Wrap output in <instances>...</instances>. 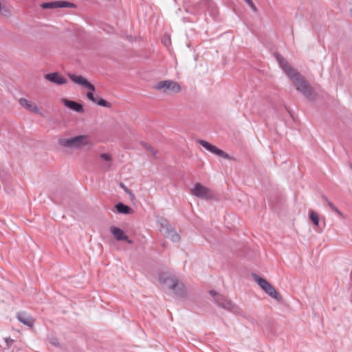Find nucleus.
<instances>
[{"label": "nucleus", "mask_w": 352, "mask_h": 352, "mask_svg": "<svg viewBox=\"0 0 352 352\" xmlns=\"http://www.w3.org/2000/svg\"><path fill=\"white\" fill-rule=\"evenodd\" d=\"M68 76L70 78V80L74 83L89 89V91H87V93L86 94V97L89 100L101 107L107 108L111 107V104L109 102L107 101L106 100L103 99L102 98L98 96H94L96 87L87 78L83 77L82 75H76L70 73L68 74Z\"/></svg>", "instance_id": "2"}, {"label": "nucleus", "mask_w": 352, "mask_h": 352, "mask_svg": "<svg viewBox=\"0 0 352 352\" xmlns=\"http://www.w3.org/2000/svg\"><path fill=\"white\" fill-rule=\"evenodd\" d=\"M48 340L50 342L51 344H52L53 346H56V347H59L60 346V343L58 342V340L56 337H54V336H50V337H48Z\"/></svg>", "instance_id": "22"}, {"label": "nucleus", "mask_w": 352, "mask_h": 352, "mask_svg": "<svg viewBox=\"0 0 352 352\" xmlns=\"http://www.w3.org/2000/svg\"><path fill=\"white\" fill-rule=\"evenodd\" d=\"M162 228L164 234L166 238L170 239L172 241L177 243L181 240L180 235L177 232L168 222L162 223Z\"/></svg>", "instance_id": "10"}, {"label": "nucleus", "mask_w": 352, "mask_h": 352, "mask_svg": "<svg viewBox=\"0 0 352 352\" xmlns=\"http://www.w3.org/2000/svg\"><path fill=\"white\" fill-rule=\"evenodd\" d=\"M142 145L146 149V151L151 153L153 155H155L156 154L157 151L148 144L142 142Z\"/></svg>", "instance_id": "23"}, {"label": "nucleus", "mask_w": 352, "mask_h": 352, "mask_svg": "<svg viewBox=\"0 0 352 352\" xmlns=\"http://www.w3.org/2000/svg\"><path fill=\"white\" fill-rule=\"evenodd\" d=\"M309 219L311 221V222L313 223V224L316 226H318L319 225V217L318 215V214L314 211V210H311L309 212Z\"/></svg>", "instance_id": "19"}, {"label": "nucleus", "mask_w": 352, "mask_h": 352, "mask_svg": "<svg viewBox=\"0 0 352 352\" xmlns=\"http://www.w3.org/2000/svg\"><path fill=\"white\" fill-rule=\"evenodd\" d=\"M162 42L165 46H169L171 44L170 36L168 34H164L162 38Z\"/></svg>", "instance_id": "21"}, {"label": "nucleus", "mask_w": 352, "mask_h": 352, "mask_svg": "<svg viewBox=\"0 0 352 352\" xmlns=\"http://www.w3.org/2000/svg\"><path fill=\"white\" fill-rule=\"evenodd\" d=\"M328 206L333 211L336 212L340 216H342V213L338 209L337 207L335 206V205L332 202L328 201Z\"/></svg>", "instance_id": "25"}, {"label": "nucleus", "mask_w": 352, "mask_h": 352, "mask_svg": "<svg viewBox=\"0 0 352 352\" xmlns=\"http://www.w3.org/2000/svg\"><path fill=\"white\" fill-rule=\"evenodd\" d=\"M19 102L23 107L28 109V111L35 113H41L38 108L34 102L23 98H20Z\"/></svg>", "instance_id": "15"}, {"label": "nucleus", "mask_w": 352, "mask_h": 352, "mask_svg": "<svg viewBox=\"0 0 352 352\" xmlns=\"http://www.w3.org/2000/svg\"><path fill=\"white\" fill-rule=\"evenodd\" d=\"M350 13H351V15L352 16V9L350 10Z\"/></svg>", "instance_id": "35"}, {"label": "nucleus", "mask_w": 352, "mask_h": 352, "mask_svg": "<svg viewBox=\"0 0 352 352\" xmlns=\"http://www.w3.org/2000/svg\"><path fill=\"white\" fill-rule=\"evenodd\" d=\"M350 276H351V279L352 280V272H351Z\"/></svg>", "instance_id": "36"}, {"label": "nucleus", "mask_w": 352, "mask_h": 352, "mask_svg": "<svg viewBox=\"0 0 352 352\" xmlns=\"http://www.w3.org/2000/svg\"><path fill=\"white\" fill-rule=\"evenodd\" d=\"M170 85V80H162L155 85L153 88L156 90L163 89L164 92L167 93L169 91Z\"/></svg>", "instance_id": "18"}, {"label": "nucleus", "mask_w": 352, "mask_h": 352, "mask_svg": "<svg viewBox=\"0 0 352 352\" xmlns=\"http://www.w3.org/2000/svg\"><path fill=\"white\" fill-rule=\"evenodd\" d=\"M202 2H197L192 5V10L193 11H195V14L199 10L200 6L201 5Z\"/></svg>", "instance_id": "28"}, {"label": "nucleus", "mask_w": 352, "mask_h": 352, "mask_svg": "<svg viewBox=\"0 0 352 352\" xmlns=\"http://www.w3.org/2000/svg\"><path fill=\"white\" fill-rule=\"evenodd\" d=\"M115 208L119 214H131L134 212V210L130 206L123 204L122 202H118L115 205Z\"/></svg>", "instance_id": "17"}, {"label": "nucleus", "mask_w": 352, "mask_h": 352, "mask_svg": "<svg viewBox=\"0 0 352 352\" xmlns=\"http://www.w3.org/2000/svg\"><path fill=\"white\" fill-rule=\"evenodd\" d=\"M189 2H185L184 5V10L186 12L190 13L191 14H195V11H193L192 8L190 9Z\"/></svg>", "instance_id": "24"}, {"label": "nucleus", "mask_w": 352, "mask_h": 352, "mask_svg": "<svg viewBox=\"0 0 352 352\" xmlns=\"http://www.w3.org/2000/svg\"><path fill=\"white\" fill-rule=\"evenodd\" d=\"M180 91H181L180 85L177 82L170 80L169 91H172L174 93H178Z\"/></svg>", "instance_id": "20"}, {"label": "nucleus", "mask_w": 352, "mask_h": 352, "mask_svg": "<svg viewBox=\"0 0 352 352\" xmlns=\"http://www.w3.org/2000/svg\"><path fill=\"white\" fill-rule=\"evenodd\" d=\"M322 198L328 203V201H329L327 199V197L324 195H322Z\"/></svg>", "instance_id": "33"}, {"label": "nucleus", "mask_w": 352, "mask_h": 352, "mask_svg": "<svg viewBox=\"0 0 352 352\" xmlns=\"http://www.w3.org/2000/svg\"><path fill=\"white\" fill-rule=\"evenodd\" d=\"M205 3H206L207 5L210 6L212 4H213V2L212 1H210V0H206Z\"/></svg>", "instance_id": "32"}, {"label": "nucleus", "mask_w": 352, "mask_h": 352, "mask_svg": "<svg viewBox=\"0 0 352 352\" xmlns=\"http://www.w3.org/2000/svg\"><path fill=\"white\" fill-rule=\"evenodd\" d=\"M158 276L160 283L166 286L168 289L175 286V283L178 280V278L172 275L169 272H160L158 274Z\"/></svg>", "instance_id": "8"}, {"label": "nucleus", "mask_w": 352, "mask_h": 352, "mask_svg": "<svg viewBox=\"0 0 352 352\" xmlns=\"http://www.w3.org/2000/svg\"><path fill=\"white\" fill-rule=\"evenodd\" d=\"M170 289H172L174 291V293L176 296L179 297H185L186 295V290L184 284L179 281V280L175 283V286L170 288Z\"/></svg>", "instance_id": "16"}, {"label": "nucleus", "mask_w": 352, "mask_h": 352, "mask_svg": "<svg viewBox=\"0 0 352 352\" xmlns=\"http://www.w3.org/2000/svg\"><path fill=\"white\" fill-rule=\"evenodd\" d=\"M16 318L20 322L28 327H32L34 326L35 320L25 312H18L16 314Z\"/></svg>", "instance_id": "14"}, {"label": "nucleus", "mask_w": 352, "mask_h": 352, "mask_svg": "<svg viewBox=\"0 0 352 352\" xmlns=\"http://www.w3.org/2000/svg\"><path fill=\"white\" fill-rule=\"evenodd\" d=\"M5 342H6L7 346L10 347L14 341V340L11 339L10 338H5Z\"/></svg>", "instance_id": "30"}, {"label": "nucleus", "mask_w": 352, "mask_h": 352, "mask_svg": "<svg viewBox=\"0 0 352 352\" xmlns=\"http://www.w3.org/2000/svg\"><path fill=\"white\" fill-rule=\"evenodd\" d=\"M350 167H351V168L352 170V164H350Z\"/></svg>", "instance_id": "37"}, {"label": "nucleus", "mask_w": 352, "mask_h": 352, "mask_svg": "<svg viewBox=\"0 0 352 352\" xmlns=\"http://www.w3.org/2000/svg\"><path fill=\"white\" fill-rule=\"evenodd\" d=\"M285 109L288 111V113H290V111L287 109V107L286 106H285Z\"/></svg>", "instance_id": "34"}, {"label": "nucleus", "mask_w": 352, "mask_h": 352, "mask_svg": "<svg viewBox=\"0 0 352 352\" xmlns=\"http://www.w3.org/2000/svg\"><path fill=\"white\" fill-rule=\"evenodd\" d=\"M44 78L45 80L58 85H62L67 82V78L58 72L47 74L44 76Z\"/></svg>", "instance_id": "12"}, {"label": "nucleus", "mask_w": 352, "mask_h": 352, "mask_svg": "<svg viewBox=\"0 0 352 352\" xmlns=\"http://www.w3.org/2000/svg\"><path fill=\"white\" fill-rule=\"evenodd\" d=\"M41 8L43 9H56V8H76L77 5L69 2L67 1H49L44 2L41 4Z\"/></svg>", "instance_id": "7"}, {"label": "nucleus", "mask_w": 352, "mask_h": 352, "mask_svg": "<svg viewBox=\"0 0 352 352\" xmlns=\"http://www.w3.org/2000/svg\"><path fill=\"white\" fill-rule=\"evenodd\" d=\"M245 3L251 8V9L254 12H257V8L255 6V4L253 3L252 0H244Z\"/></svg>", "instance_id": "27"}, {"label": "nucleus", "mask_w": 352, "mask_h": 352, "mask_svg": "<svg viewBox=\"0 0 352 352\" xmlns=\"http://www.w3.org/2000/svg\"><path fill=\"white\" fill-rule=\"evenodd\" d=\"M210 294L213 297L215 303L219 307L228 310H232L234 308V304L230 300L226 299L223 295L218 294L214 290H210Z\"/></svg>", "instance_id": "9"}, {"label": "nucleus", "mask_w": 352, "mask_h": 352, "mask_svg": "<svg viewBox=\"0 0 352 352\" xmlns=\"http://www.w3.org/2000/svg\"><path fill=\"white\" fill-rule=\"evenodd\" d=\"M197 142L202 146L206 150L216 155L217 156L221 157L223 158L229 160H236V158L230 156L223 150L219 148L216 146L212 144L211 143L204 140H197Z\"/></svg>", "instance_id": "6"}, {"label": "nucleus", "mask_w": 352, "mask_h": 352, "mask_svg": "<svg viewBox=\"0 0 352 352\" xmlns=\"http://www.w3.org/2000/svg\"><path fill=\"white\" fill-rule=\"evenodd\" d=\"M274 56L281 69L293 82L296 90L300 92L309 101H315L317 98V93L314 87L306 80L305 77L294 69L280 54L276 53Z\"/></svg>", "instance_id": "1"}, {"label": "nucleus", "mask_w": 352, "mask_h": 352, "mask_svg": "<svg viewBox=\"0 0 352 352\" xmlns=\"http://www.w3.org/2000/svg\"><path fill=\"white\" fill-rule=\"evenodd\" d=\"M128 195L130 196L131 201H133L134 199H135V195L133 193L132 190H130V192L128 193Z\"/></svg>", "instance_id": "31"}, {"label": "nucleus", "mask_w": 352, "mask_h": 352, "mask_svg": "<svg viewBox=\"0 0 352 352\" xmlns=\"http://www.w3.org/2000/svg\"><path fill=\"white\" fill-rule=\"evenodd\" d=\"M61 102L66 107L77 113H82L85 111L83 105L75 100H69L67 98H62Z\"/></svg>", "instance_id": "13"}, {"label": "nucleus", "mask_w": 352, "mask_h": 352, "mask_svg": "<svg viewBox=\"0 0 352 352\" xmlns=\"http://www.w3.org/2000/svg\"><path fill=\"white\" fill-rule=\"evenodd\" d=\"M191 192L194 196L203 199L212 200L215 199L212 191L199 182L195 184Z\"/></svg>", "instance_id": "5"}, {"label": "nucleus", "mask_w": 352, "mask_h": 352, "mask_svg": "<svg viewBox=\"0 0 352 352\" xmlns=\"http://www.w3.org/2000/svg\"><path fill=\"white\" fill-rule=\"evenodd\" d=\"M100 157L102 160L105 162H110L112 160L111 156L109 153H101Z\"/></svg>", "instance_id": "26"}, {"label": "nucleus", "mask_w": 352, "mask_h": 352, "mask_svg": "<svg viewBox=\"0 0 352 352\" xmlns=\"http://www.w3.org/2000/svg\"><path fill=\"white\" fill-rule=\"evenodd\" d=\"M119 186H120L121 188H122V189L124 190V191L126 194H128V193H129V192H130V190H130L129 188H128L125 186V184H124V183L120 182V183L119 184Z\"/></svg>", "instance_id": "29"}, {"label": "nucleus", "mask_w": 352, "mask_h": 352, "mask_svg": "<svg viewBox=\"0 0 352 352\" xmlns=\"http://www.w3.org/2000/svg\"><path fill=\"white\" fill-rule=\"evenodd\" d=\"M110 231L117 241H126L129 244L133 243V241L129 238L124 231L121 228L113 226L110 228Z\"/></svg>", "instance_id": "11"}, {"label": "nucleus", "mask_w": 352, "mask_h": 352, "mask_svg": "<svg viewBox=\"0 0 352 352\" xmlns=\"http://www.w3.org/2000/svg\"><path fill=\"white\" fill-rule=\"evenodd\" d=\"M252 276L254 280L262 290L268 294L270 297L276 300L278 302H283V299L279 292L276 291L274 286H272L265 278L261 277L256 273H252Z\"/></svg>", "instance_id": "3"}, {"label": "nucleus", "mask_w": 352, "mask_h": 352, "mask_svg": "<svg viewBox=\"0 0 352 352\" xmlns=\"http://www.w3.org/2000/svg\"><path fill=\"white\" fill-rule=\"evenodd\" d=\"M60 145L67 148H79L83 146H91L92 144L88 140L87 135H78L71 138H61L58 140Z\"/></svg>", "instance_id": "4"}]
</instances>
